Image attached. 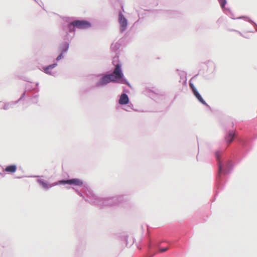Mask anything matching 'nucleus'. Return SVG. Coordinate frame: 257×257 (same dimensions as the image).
<instances>
[{
	"instance_id": "ddd939ff",
	"label": "nucleus",
	"mask_w": 257,
	"mask_h": 257,
	"mask_svg": "<svg viewBox=\"0 0 257 257\" xmlns=\"http://www.w3.org/2000/svg\"><path fill=\"white\" fill-rule=\"evenodd\" d=\"M231 166V161L228 160L226 164V168L229 170L230 167Z\"/></svg>"
},
{
	"instance_id": "20e7f679",
	"label": "nucleus",
	"mask_w": 257,
	"mask_h": 257,
	"mask_svg": "<svg viewBox=\"0 0 257 257\" xmlns=\"http://www.w3.org/2000/svg\"><path fill=\"white\" fill-rule=\"evenodd\" d=\"M119 22L120 25V31L122 32L127 27V22L121 13L119 14Z\"/></svg>"
},
{
	"instance_id": "4468645a",
	"label": "nucleus",
	"mask_w": 257,
	"mask_h": 257,
	"mask_svg": "<svg viewBox=\"0 0 257 257\" xmlns=\"http://www.w3.org/2000/svg\"><path fill=\"white\" fill-rule=\"evenodd\" d=\"M222 8H223L226 4V0H218Z\"/></svg>"
},
{
	"instance_id": "2eb2a0df",
	"label": "nucleus",
	"mask_w": 257,
	"mask_h": 257,
	"mask_svg": "<svg viewBox=\"0 0 257 257\" xmlns=\"http://www.w3.org/2000/svg\"><path fill=\"white\" fill-rule=\"evenodd\" d=\"M66 50H64L62 53L57 57V58H56L58 60H60L62 57V55H63V53L64 52V51H65Z\"/></svg>"
},
{
	"instance_id": "f8f14e48",
	"label": "nucleus",
	"mask_w": 257,
	"mask_h": 257,
	"mask_svg": "<svg viewBox=\"0 0 257 257\" xmlns=\"http://www.w3.org/2000/svg\"><path fill=\"white\" fill-rule=\"evenodd\" d=\"M38 182H39V184L41 186H42L44 188H45V189H48L49 188L48 184V183L46 182H44V181H42V180H39Z\"/></svg>"
},
{
	"instance_id": "f257e3e1",
	"label": "nucleus",
	"mask_w": 257,
	"mask_h": 257,
	"mask_svg": "<svg viewBox=\"0 0 257 257\" xmlns=\"http://www.w3.org/2000/svg\"><path fill=\"white\" fill-rule=\"evenodd\" d=\"M115 66V68L113 71L112 73L117 76V77H119L120 79V82L123 84H127L128 85V82L124 79L122 78L123 74L121 69V64L119 63H117L116 64H113Z\"/></svg>"
},
{
	"instance_id": "f3484780",
	"label": "nucleus",
	"mask_w": 257,
	"mask_h": 257,
	"mask_svg": "<svg viewBox=\"0 0 257 257\" xmlns=\"http://www.w3.org/2000/svg\"><path fill=\"white\" fill-rule=\"evenodd\" d=\"M168 248H163V249H160V252H164L168 250Z\"/></svg>"
},
{
	"instance_id": "9d476101",
	"label": "nucleus",
	"mask_w": 257,
	"mask_h": 257,
	"mask_svg": "<svg viewBox=\"0 0 257 257\" xmlns=\"http://www.w3.org/2000/svg\"><path fill=\"white\" fill-rule=\"evenodd\" d=\"M109 82H110L109 79L107 75H106L100 79L98 83L100 85H103L108 83Z\"/></svg>"
},
{
	"instance_id": "39448f33",
	"label": "nucleus",
	"mask_w": 257,
	"mask_h": 257,
	"mask_svg": "<svg viewBox=\"0 0 257 257\" xmlns=\"http://www.w3.org/2000/svg\"><path fill=\"white\" fill-rule=\"evenodd\" d=\"M60 184H74L76 186H81L83 185V182L78 179H73L68 180H62L60 182Z\"/></svg>"
},
{
	"instance_id": "7ed1b4c3",
	"label": "nucleus",
	"mask_w": 257,
	"mask_h": 257,
	"mask_svg": "<svg viewBox=\"0 0 257 257\" xmlns=\"http://www.w3.org/2000/svg\"><path fill=\"white\" fill-rule=\"evenodd\" d=\"M221 155V153L219 151H217L215 153V157L216 159L217 160V164H218V176H220L221 173H223V174H225L227 173V170H222V165L221 164V161L220 160V157Z\"/></svg>"
},
{
	"instance_id": "1a4fd4ad",
	"label": "nucleus",
	"mask_w": 257,
	"mask_h": 257,
	"mask_svg": "<svg viewBox=\"0 0 257 257\" xmlns=\"http://www.w3.org/2000/svg\"><path fill=\"white\" fill-rule=\"evenodd\" d=\"M234 137H235L234 132H233V131L229 132V133L228 134L227 136L225 138V140L228 144H230L233 140Z\"/></svg>"
},
{
	"instance_id": "423d86ee",
	"label": "nucleus",
	"mask_w": 257,
	"mask_h": 257,
	"mask_svg": "<svg viewBox=\"0 0 257 257\" xmlns=\"http://www.w3.org/2000/svg\"><path fill=\"white\" fill-rule=\"evenodd\" d=\"M189 85L192 89V91L194 95H195L196 98L198 99L199 102H201L202 104H206V103L201 97V95L200 94V93L198 92L197 90H196L194 86L191 83H190Z\"/></svg>"
},
{
	"instance_id": "9b49d317",
	"label": "nucleus",
	"mask_w": 257,
	"mask_h": 257,
	"mask_svg": "<svg viewBox=\"0 0 257 257\" xmlns=\"http://www.w3.org/2000/svg\"><path fill=\"white\" fill-rule=\"evenodd\" d=\"M107 76L110 82H116L118 80H119V82H120V79L119 77H117L116 75L113 74L112 73L110 74L107 75Z\"/></svg>"
},
{
	"instance_id": "6e6552de",
	"label": "nucleus",
	"mask_w": 257,
	"mask_h": 257,
	"mask_svg": "<svg viewBox=\"0 0 257 257\" xmlns=\"http://www.w3.org/2000/svg\"><path fill=\"white\" fill-rule=\"evenodd\" d=\"M17 169V167L16 165H12L7 166L4 169V171H6L10 173H15Z\"/></svg>"
},
{
	"instance_id": "dca6fc26",
	"label": "nucleus",
	"mask_w": 257,
	"mask_h": 257,
	"mask_svg": "<svg viewBox=\"0 0 257 257\" xmlns=\"http://www.w3.org/2000/svg\"><path fill=\"white\" fill-rule=\"evenodd\" d=\"M55 64L51 65L49 66L47 68L46 70H49L50 69H52V68H53L55 67Z\"/></svg>"
},
{
	"instance_id": "f03ea898",
	"label": "nucleus",
	"mask_w": 257,
	"mask_h": 257,
	"mask_svg": "<svg viewBox=\"0 0 257 257\" xmlns=\"http://www.w3.org/2000/svg\"><path fill=\"white\" fill-rule=\"evenodd\" d=\"M73 26L78 29H83L90 27V24L85 21H75L70 25V28Z\"/></svg>"
},
{
	"instance_id": "0eeeda50",
	"label": "nucleus",
	"mask_w": 257,
	"mask_h": 257,
	"mask_svg": "<svg viewBox=\"0 0 257 257\" xmlns=\"http://www.w3.org/2000/svg\"><path fill=\"white\" fill-rule=\"evenodd\" d=\"M129 102V98L127 94L122 93L120 95L119 103L121 104H128Z\"/></svg>"
},
{
	"instance_id": "a211bd4d",
	"label": "nucleus",
	"mask_w": 257,
	"mask_h": 257,
	"mask_svg": "<svg viewBox=\"0 0 257 257\" xmlns=\"http://www.w3.org/2000/svg\"><path fill=\"white\" fill-rule=\"evenodd\" d=\"M68 49V46L67 45V46H66V49Z\"/></svg>"
}]
</instances>
